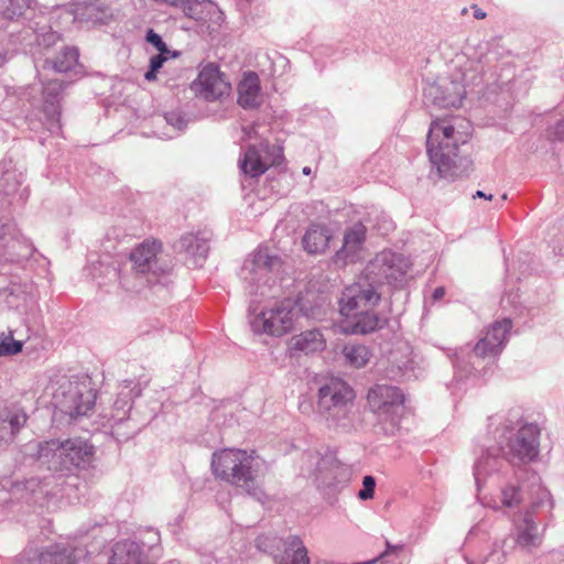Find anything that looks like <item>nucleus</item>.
<instances>
[{"mask_svg":"<svg viewBox=\"0 0 564 564\" xmlns=\"http://www.w3.org/2000/svg\"><path fill=\"white\" fill-rule=\"evenodd\" d=\"M489 506H490V507H492L494 509H498V508H500V506H499L498 503H496V502H495V503H492V505H489Z\"/></svg>","mask_w":564,"mask_h":564,"instance_id":"nucleus-40","label":"nucleus"},{"mask_svg":"<svg viewBox=\"0 0 564 564\" xmlns=\"http://www.w3.org/2000/svg\"><path fill=\"white\" fill-rule=\"evenodd\" d=\"M94 455V448L82 438L55 440L40 444L37 456L51 468L66 469L69 466L80 467L88 464Z\"/></svg>","mask_w":564,"mask_h":564,"instance_id":"nucleus-4","label":"nucleus"},{"mask_svg":"<svg viewBox=\"0 0 564 564\" xmlns=\"http://www.w3.org/2000/svg\"><path fill=\"white\" fill-rule=\"evenodd\" d=\"M551 135H553L555 139L564 138V119L555 124L551 132Z\"/></svg>","mask_w":564,"mask_h":564,"instance_id":"nucleus-33","label":"nucleus"},{"mask_svg":"<svg viewBox=\"0 0 564 564\" xmlns=\"http://www.w3.org/2000/svg\"><path fill=\"white\" fill-rule=\"evenodd\" d=\"M540 429L535 424L521 426L510 441V452L522 463L533 460L539 454Z\"/></svg>","mask_w":564,"mask_h":564,"instance_id":"nucleus-12","label":"nucleus"},{"mask_svg":"<svg viewBox=\"0 0 564 564\" xmlns=\"http://www.w3.org/2000/svg\"><path fill=\"white\" fill-rule=\"evenodd\" d=\"M265 462L254 449L224 448L213 455L214 475L249 494L257 489L256 479Z\"/></svg>","mask_w":564,"mask_h":564,"instance_id":"nucleus-3","label":"nucleus"},{"mask_svg":"<svg viewBox=\"0 0 564 564\" xmlns=\"http://www.w3.org/2000/svg\"><path fill=\"white\" fill-rule=\"evenodd\" d=\"M471 135V123L458 116L437 118L432 121L426 140L430 161L442 174L446 172L457 155L459 145Z\"/></svg>","mask_w":564,"mask_h":564,"instance_id":"nucleus-2","label":"nucleus"},{"mask_svg":"<svg viewBox=\"0 0 564 564\" xmlns=\"http://www.w3.org/2000/svg\"><path fill=\"white\" fill-rule=\"evenodd\" d=\"M518 543L525 549H532L541 543V536L538 527L534 523L527 522L525 528L518 535Z\"/></svg>","mask_w":564,"mask_h":564,"instance_id":"nucleus-27","label":"nucleus"},{"mask_svg":"<svg viewBox=\"0 0 564 564\" xmlns=\"http://www.w3.org/2000/svg\"><path fill=\"white\" fill-rule=\"evenodd\" d=\"M4 62H6V55L0 52V67L4 64Z\"/></svg>","mask_w":564,"mask_h":564,"instance_id":"nucleus-39","label":"nucleus"},{"mask_svg":"<svg viewBox=\"0 0 564 564\" xmlns=\"http://www.w3.org/2000/svg\"><path fill=\"white\" fill-rule=\"evenodd\" d=\"M57 405L72 417L86 415L95 405L96 393L87 381L67 380L54 395Z\"/></svg>","mask_w":564,"mask_h":564,"instance_id":"nucleus-7","label":"nucleus"},{"mask_svg":"<svg viewBox=\"0 0 564 564\" xmlns=\"http://www.w3.org/2000/svg\"><path fill=\"white\" fill-rule=\"evenodd\" d=\"M330 240V230L326 226L314 224L306 230L302 242L308 253L315 254L325 252Z\"/></svg>","mask_w":564,"mask_h":564,"instance_id":"nucleus-19","label":"nucleus"},{"mask_svg":"<svg viewBox=\"0 0 564 564\" xmlns=\"http://www.w3.org/2000/svg\"><path fill=\"white\" fill-rule=\"evenodd\" d=\"M110 564H148L142 561L140 546L135 542L123 541L115 545Z\"/></svg>","mask_w":564,"mask_h":564,"instance_id":"nucleus-21","label":"nucleus"},{"mask_svg":"<svg viewBox=\"0 0 564 564\" xmlns=\"http://www.w3.org/2000/svg\"><path fill=\"white\" fill-rule=\"evenodd\" d=\"M108 8L101 0H75L72 3V14L75 20L87 22H104Z\"/></svg>","mask_w":564,"mask_h":564,"instance_id":"nucleus-17","label":"nucleus"},{"mask_svg":"<svg viewBox=\"0 0 564 564\" xmlns=\"http://www.w3.org/2000/svg\"><path fill=\"white\" fill-rule=\"evenodd\" d=\"M161 247V243L156 240H145L131 252L130 259L141 272H145Z\"/></svg>","mask_w":564,"mask_h":564,"instance_id":"nucleus-22","label":"nucleus"},{"mask_svg":"<svg viewBox=\"0 0 564 564\" xmlns=\"http://www.w3.org/2000/svg\"><path fill=\"white\" fill-rule=\"evenodd\" d=\"M476 197H482V198H486V199H492V195H486L484 192L481 191H477L476 194L474 195V198Z\"/></svg>","mask_w":564,"mask_h":564,"instance_id":"nucleus-37","label":"nucleus"},{"mask_svg":"<svg viewBox=\"0 0 564 564\" xmlns=\"http://www.w3.org/2000/svg\"><path fill=\"white\" fill-rule=\"evenodd\" d=\"M284 160L283 149L280 145L261 143L260 147L249 145L239 161L241 171L250 176L258 177L270 167L281 165Z\"/></svg>","mask_w":564,"mask_h":564,"instance_id":"nucleus-9","label":"nucleus"},{"mask_svg":"<svg viewBox=\"0 0 564 564\" xmlns=\"http://www.w3.org/2000/svg\"><path fill=\"white\" fill-rule=\"evenodd\" d=\"M364 488L358 492L361 500H368L373 497L376 481L372 476H365L362 479Z\"/></svg>","mask_w":564,"mask_h":564,"instance_id":"nucleus-32","label":"nucleus"},{"mask_svg":"<svg viewBox=\"0 0 564 564\" xmlns=\"http://www.w3.org/2000/svg\"><path fill=\"white\" fill-rule=\"evenodd\" d=\"M26 416L20 412H7L0 415V443L12 441L25 424Z\"/></svg>","mask_w":564,"mask_h":564,"instance_id":"nucleus-23","label":"nucleus"},{"mask_svg":"<svg viewBox=\"0 0 564 564\" xmlns=\"http://www.w3.org/2000/svg\"><path fill=\"white\" fill-rule=\"evenodd\" d=\"M30 564H75V558L70 552L54 545L33 557Z\"/></svg>","mask_w":564,"mask_h":564,"instance_id":"nucleus-24","label":"nucleus"},{"mask_svg":"<svg viewBox=\"0 0 564 564\" xmlns=\"http://www.w3.org/2000/svg\"><path fill=\"white\" fill-rule=\"evenodd\" d=\"M410 270L409 260L399 253L384 250L378 253L367 267V278L373 283H393L401 281Z\"/></svg>","mask_w":564,"mask_h":564,"instance_id":"nucleus-10","label":"nucleus"},{"mask_svg":"<svg viewBox=\"0 0 564 564\" xmlns=\"http://www.w3.org/2000/svg\"><path fill=\"white\" fill-rule=\"evenodd\" d=\"M182 11L185 17L197 23L202 32L208 34L217 32L224 22V13L216 3L209 0H191L182 8Z\"/></svg>","mask_w":564,"mask_h":564,"instance_id":"nucleus-11","label":"nucleus"},{"mask_svg":"<svg viewBox=\"0 0 564 564\" xmlns=\"http://www.w3.org/2000/svg\"><path fill=\"white\" fill-rule=\"evenodd\" d=\"M22 341L14 340L12 333L0 335V356L17 355L22 351Z\"/></svg>","mask_w":564,"mask_h":564,"instance_id":"nucleus-28","label":"nucleus"},{"mask_svg":"<svg viewBox=\"0 0 564 564\" xmlns=\"http://www.w3.org/2000/svg\"><path fill=\"white\" fill-rule=\"evenodd\" d=\"M170 58H173L171 54H167V53H159L156 55H153L151 58H150V62H149V69L148 72L144 74V78L148 80V82H153L156 79V74L159 72V69L163 66V64L170 59Z\"/></svg>","mask_w":564,"mask_h":564,"instance_id":"nucleus-29","label":"nucleus"},{"mask_svg":"<svg viewBox=\"0 0 564 564\" xmlns=\"http://www.w3.org/2000/svg\"><path fill=\"white\" fill-rule=\"evenodd\" d=\"M381 295L373 283L364 279L346 286L339 299V327L346 335H366L379 329L376 313Z\"/></svg>","mask_w":564,"mask_h":564,"instance_id":"nucleus-1","label":"nucleus"},{"mask_svg":"<svg viewBox=\"0 0 564 564\" xmlns=\"http://www.w3.org/2000/svg\"><path fill=\"white\" fill-rule=\"evenodd\" d=\"M288 348L292 354L313 355L326 348V339L321 330L308 329L292 336L288 341Z\"/></svg>","mask_w":564,"mask_h":564,"instance_id":"nucleus-16","label":"nucleus"},{"mask_svg":"<svg viewBox=\"0 0 564 564\" xmlns=\"http://www.w3.org/2000/svg\"><path fill=\"white\" fill-rule=\"evenodd\" d=\"M474 17L478 20H481L486 18V13L481 9L475 8Z\"/></svg>","mask_w":564,"mask_h":564,"instance_id":"nucleus-36","label":"nucleus"},{"mask_svg":"<svg viewBox=\"0 0 564 564\" xmlns=\"http://www.w3.org/2000/svg\"><path fill=\"white\" fill-rule=\"evenodd\" d=\"M238 102L243 108H254L259 105L260 79L256 73H247L238 85Z\"/></svg>","mask_w":564,"mask_h":564,"instance_id":"nucleus-20","label":"nucleus"},{"mask_svg":"<svg viewBox=\"0 0 564 564\" xmlns=\"http://www.w3.org/2000/svg\"><path fill=\"white\" fill-rule=\"evenodd\" d=\"M445 295V290L444 288H436L433 292V299L435 301H438L441 299H443V296Z\"/></svg>","mask_w":564,"mask_h":564,"instance_id":"nucleus-35","label":"nucleus"},{"mask_svg":"<svg viewBox=\"0 0 564 564\" xmlns=\"http://www.w3.org/2000/svg\"><path fill=\"white\" fill-rule=\"evenodd\" d=\"M283 546V554L275 556L276 564H310L307 549L297 535L286 538Z\"/></svg>","mask_w":564,"mask_h":564,"instance_id":"nucleus-18","label":"nucleus"},{"mask_svg":"<svg viewBox=\"0 0 564 564\" xmlns=\"http://www.w3.org/2000/svg\"><path fill=\"white\" fill-rule=\"evenodd\" d=\"M512 325L509 319L496 322L487 330L486 335L480 338L474 347V352L479 358L496 357L502 350L507 340V335Z\"/></svg>","mask_w":564,"mask_h":564,"instance_id":"nucleus-15","label":"nucleus"},{"mask_svg":"<svg viewBox=\"0 0 564 564\" xmlns=\"http://www.w3.org/2000/svg\"><path fill=\"white\" fill-rule=\"evenodd\" d=\"M302 172H303V174H305V175H311L312 170H311V167H310V166H305V167H303V171H302Z\"/></svg>","mask_w":564,"mask_h":564,"instance_id":"nucleus-38","label":"nucleus"},{"mask_svg":"<svg viewBox=\"0 0 564 564\" xmlns=\"http://www.w3.org/2000/svg\"><path fill=\"white\" fill-rule=\"evenodd\" d=\"M520 503L519 490L514 486H507L501 491V506L514 507Z\"/></svg>","mask_w":564,"mask_h":564,"instance_id":"nucleus-31","label":"nucleus"},{"mask_svg":"<svg viewBox=\"0 0 564 564\" xmlns=\"http://www.w3.org/2000/svg\"><path fill=\"white\" fill-rule=\"evenodd\" d=\"M191 89L196 97L207 101L220 100L231 93V84L215 63L204 65L192 82Z\"/></svg>","mask_w":564,"mask_h":564,"instance_id":"nucleus-8","label":"nucleus"},{"mask_svg":"<svg viewBox=\"0 0 564 564\" xmlns=\"http://www.w3.org/2000/svg\"><path fill=\"white\" fill-rule=\"evenodd\" d=\"M355 399L354 390L341 380H332L318 390L317 410L329 425L348 419Z\"/></svg>","mask_w":564,"mask_h":564,"instance_id":"nucleus-5","label":"nucleus"},{"mask_svg":"<svg viewBox=\"0 0 564 564\" xmlns=\"http://www.w3.org/2000/svg\"><path fill=\"white\" fill-rule=\"evenodd\" d=\"M297 317L295 304L291 300H284L257 315L252 322V329L258 334L282 337L294 329Z\"/></svg>","mask_w":564,"mask_h":564,"instance_id":"nucleus-6","label":"nucleus"},{"mask_svg":"<svg viewBox=\"0 0 564 564\" xmlns=\"http://www.w3.org/2000/svg\"><path fill=\"white\" fill-rule=\"evenodd\" d=\"M366 234L367 228L361 223L347 228L344 234L343 246L334 256V262L338 265L355 262L362 251Z\"/></svg>","mask_w":564,"mask_h":564,"instance_id":"nucleus-14","label":"nucleus"},{"mask_svg":"<svg viewBox=\"0 0 564 564\" xmlns=\"http://www.w3.org/2000/svg\"><path fill=\"white\" fill-rule=\"evenodd\" d=\"M345 361L354 368L365 367L370 358L371 352L369 348L361 344H347L343 348Z\"/></svg>","mask_w":564,"mask_h":564,"instance_id":"nucleus-25","label":"nucleus"},{"mask_svg":"<svg viewBox=\"0 0 564 564\" xmlns=\"http://www.w3.org/2000/svg\"><path fill=\"white\" fill-rule=\"evenodd\" d=\"M79 53L76 47H65L54 61V69L65 73L73 69L78 62Z\"/></svg>","mask_w":564,"mask_h":564,"instance_id":"nucleus-26","label":"nucleus"},{"mask_svg":"<svg viewBox=\"0 0 564 564\" xmlns=\"http://www.w3.org/2000/svg\"><path fill=\"white\" fill-rule=\"evenodd\" d=\"M62 88H63V85L57 80L50 82L44 87V89L46 91L54 93V94H57L59 90H62Z\"/></svg>","mask_w":564,"mask_h":564,"instance_id":"nucleus-34","label":"nucleus"},{"mask_svg":"<svg viewBox=\"0 0 564 564\" xmlns=\"http://www.w3.org/2000/svg\"><path fill=\"white\" fill-rule=\"evenodd\" d=\"M145 40L148 43L153 45L158 50L159 53H167V54H171L172 57L180 56V52L170 50L167 47L166 43L162 40V37L156 32H154L153 29L148 30Z\"/></svg>","mask_w":564,"mask_h":564,"instance_id":"nucleus-30","label":"nucleus"},{"mask_svg":"<svg viewBox=\"0 0 564 564\" xmlns=\"http://www.w3.org/2000/svg\"><path fill=\"white\" fill-rule=\"evenodd\" d=\"M367 400L373 412L389 415L403 405L404 395L401 390L395 387L377 384L369 390Z\"/></svg>","mask_w":564,"mask_h":564,"instance_id":"nucleus-13","label":"nucleus"}]
</instances>
